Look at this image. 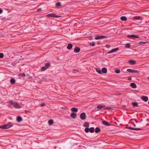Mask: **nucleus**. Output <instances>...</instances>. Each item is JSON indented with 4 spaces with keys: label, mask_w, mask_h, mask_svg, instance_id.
Returning <instances> with one entry per match:
<instances>
[{
    "label": "nucleus",
    "mask_w": 149,
    "mask_h": 149,
    "mask_svg": "<svg viewBox=\"0 0 149 149\" xmlns=\"http://www.w3.org/2000/svg\"><path fill=\"white\" fill-rule=\"evenodd\" d=\"M111 109L109 107H108L107 108H106L104 109H105V110H109V109Z\"/></svg>",
    "instance_id": "58836bf2"
},
{
    "label": "nucleus",
    "mask_w": 149,
    "mask_h": 149,
    "mask_svg": "<svg viewBox=\"0 0 149 149\" xmlns=\"http://www.w3.org/2000/svg\"><path fill=\"white\" fill-rule=\"evenodd\" d=\"M4 56V54L3 53H1L0 54V58H2Z\"/></svg>",
    "instance_id": "c9c22d12"
},
{
    "label": "nucleus",
    "mask_w": 149,
    "mask_h": 149,
    "mask_svg": "<svg viewBox=\"0 0 149 149\" xmlns=\"http://www.w3.org/2000/svg\"><path fill=\"white\" fill-rule=\"evenodd\" d=\"M16 81L14 79H10V82L12 84H14L15 82Z\"/></svg>",
    "instance_id": "393cba45"
},
{
    "label": "nucleus",
    "mask_w": 149,
    "mask_h": 149,
    "mask_svg": "<svg viewBox=\"0 0 149 149\" xmlns=\"http://www.w3.org/2000/svg\"><path fill=\"white\" fill-rule=\"evenodd\" d=\"M121 20L124 21H125L127 20V18L124 16H121L120 17Z\"/></svg>",
    "instance_id": "5701e85b"
},
{
    "label": "nucleus",
    "mask_w": 149,
    "mask_h": 149,
    "mask_svg": "<svg viewBox=\"0 0 149 149\" xmlns=\"http://www.w3.org/2000/svg\"><path fill=\"white\" fill-rule=\"evenodd\" d=\"M41 10V8L39 9L38 10V11H39L40 10Z\"/></svg>",
    "instance_id": "37998d69"
},
{
    "label": "nucleus",
    "mask_w": 149,
    "mask_h": 149,
    "mask_svg": "<svg viewBox=\"0 0 149 149\" xmlns=\"http://www.w3.org/2000/svg\"><path fill=\"white\" fill-rule=\"evenodd\" d=\"M127 37L128 38L131 39H134L135 38H139L138 35H127Z\"/></svg>",
    "instance_id": "20e7f679"
},
{
    "label": "nucleus",
    "mask_w": 149,
    "mask_h": 149,
    "mask_svg": "<svg viewBox=\"0 0 149 149\" xmlns=\"http://www.w3.org/2000/svg\"><path fill=\"white\" fill-rule=\"evenodd\" d=\"M141 18H142L140 16H135V17H133L134 19H136L137 20L141 19Z\"/></svg>",
    "instance_id": "c85d7f7f"
},
{
    "label": "nucleus",
    "mask_w": 149,
    "mask_h": 149,
    "mask_svg": "<svg viewBox=\"0 0 149 149\" xmlns=\"http://www.w3.org/2000/svg\"><path fill=\"white\" fill-rule=\"evenodd\" d=\"M148 104H149V101L148 102Z\"/></svg>",
    "instance_id": "de8ad7c7"
},
{
    "label": "nucleus",
    "mask_w": 149,
    "mask_h": 149,
    "mask_svg": "<svg viewBox=\"0 0 149 149\" xmlns=\"http://www.w3.org/2000/svg\"><path fill=\"white\" fill-rule=\"evenodd\" d=\"M127 70L128 72L131 73H138L139 72L138 70L132 69H127Z\"/></svg>",
    "instance_id": "39448f33"
},
{
    "label": "nucleus",
    "mask_w": 149,
    "mask_h": 149,
    "mask_svg": "<svg viewBox=\"0 0 149 149\" xmlns=\"http://www.w3.org/2000/svg\"><path fill=\"white\" fill-rule=\"evenodd\" d=\"M95 43L94 42H93L92 43V45H91V46H95Z\"/></svg>",
    "instance_id": "ea45409f"
},
{
    "label": "nucleus",
    "mask_w": 149,
    "mask_h": 149,
    "mask_svg": "<svg viewBox=\"0 0 149 149\" xmlns=\"http://www.w3.org/2000/svg\"><path fill=\"white\" fill-rule=\"evenodd\" d=\"M101 72L104 73L106 74L107 72V69L106 68H102V70Z\"/></svg>",
    "instance_id": "ddd939ff"
},
{
    "label": "nucleus",
    "mask_w": 149,
    "mask_h": 149,
    "mask_svg": "<svg viewBox=\"0 0 149 149\" xmlns=\"http://www.w3.org/2000/svg\"><path fill=\"white\" fill-rule=\"evenodd\" d=\"M105 105H99L97 106V108L98 109H100L104 107Z\"/></svg>",
    "instance_id": "6ab92c4d"
},
{
    "label": "nucleus",
    "mask_w": 149,
    "mask_h": 149,
    "mask_svg": "<svg viewBox=\"0 0 149 149\" xmlns=\"http://www.w3.org/2000/svg\"><path fill=\"white\" fill-rule=\"evenodd\" d=\"M107 37L103 36H97L95 37V39L96 40H98L103 39L105 38H106Z\"/></svg>",
    "instance_id": "6e6552de"
},
{
    "label": "nucleus",
    "mask_w": 149,
    "mask_h": 149,
    "mask_svg": "<svg viewBox=\"0 0 149 149\" xmlns=\"http://www.w3.org/2000/svg\"><path fill=\"white\" fill-rule=\"evenodd\" d=\"M127 128L129 129H130V130H141V128H134L132 127H127Z\"/></svg>",
    "instance_id": "9b49d317"
},
{
    "label": "nucleus",
    "mask_w": 149,
    "mask_h": 149,
    "mask_svg": "<svg viewBox=\"0 0 149 149\" xmlns=\"http://www.w3.org/2000/svg\"><path fill=\"white\" fill-rule=\"evenodd\" d=\"M130 86L133 88H136L137 87L136 84L134 83H132L130 84Z\"/></svg>",
    "instance_id": "2eb2a0df"
},
{
    "label": "nucleus",
    "mask_w": 149,
    "mask_h": 149,
    "mask_svg": "<svg viewBox=\"0 0 149 149\" xmlns=\"http://www.w3.org/2000/svg\"><path fill=\"white\" fill-rule=\"evenodd\" d=\"M20 75L22 77H24L25 76V74L24 73H21L20 74Z\"/></svg>",
    "instance_id": "e433bc0d"
},
{
    "label": "nucleus",
    "mask_w": 149,
    "mask_h": 149,
    "mask_svg": "<svg viewBox=\"0 0 149 149\" xmlns=\"http://www.w3.org/2000/svg\"><path fill=\"white\" fill-rule=\"evenodd\" d=\"M12 126L13 125L11 124V123L9 122L6 124L3 125H0V128L2 129H7L10 127Z\"/></svg>",
    "instance_id": "f03ea898"
},
{
    "label": "nucleus",
    "mask_w": 149,
    "mask_h": 149,
    "mask_svg": "<svg viewBox=\"0 0 149 149\" xmlns=\"http://www.w3.org/2000/svg\"><path fill=\"white\" fill-rule=\"evenodd\" d=\"M80 48L76 47L74 49V52L76 53H78L80 52Z\"/></svg>",
    "instance_id": "f8f14e48"
},
{
    "label": "nucleus",
    "mask_w": 149,
    "mask_h": 149,
    "mask_svg": "<svg viewBox=\"0 0 149 149\" xmlns=\"http://www.w3.org/2000/svg\"><path fill=\"white\" fill-rule=\"evenodd\" d=\"M119 49L118 48H116L115 49H113L110 51H109L108 52V54H110L112 53L116 52L118 51Z\"/></svg>",
    "instance_id": "1a4fd4ad"
},
{
    "label": "nucleus",
    "mask_w": 149,
    "mask_h": 149,
    "mask_svg": "<svg viewBox=\"0 0 149 149\" xmlns=\"http://www.w3.org/2000/svg\"><path fill=\"white\" fill-rule=\"evenodd\" d=\"M71 110L73 112H77L78 110L75 107H72L71 109Z\"/></svg>",
    "instance_id": "aec40b11"
},
{
    "label": "nucleus",
    "mask_w": 149,
    "mask_h": 149,
    "mask_svg": "<svg viewBox=\"0 0 149 149\" xmlns=\"http://www.w3.org/2000/svg\"><path fill=\"white\" fill-rule=\"evenodd\" d=\"M132 105L134 107H137L138 106V103L136 102H133L132 103Z\"/></svg>",
    "instance_id": "4be33fe9"
},
{
    "label": "nucleus",
    "mask_w": 149,
    "mask_h": 149,
    "mask_svg": "<svg viewBox=\"0 0 149 149\" xmlns=\"http://www.w3.org/2000/svg\"><path fill=\"white\" fill-rule=\"evenodd\" d=\"M95 70L96 72L98 73H99V74H102L101 71L100 69L99 68H96Z\"/></svg>",
    "instance_id": "bb28decb"
},
{
    "label": "nucleus",
    "mask_w": 149,
    "mask_h": 149,
    "mask_svg": "<svg viewBox=\"0 0 149 149\" xmlns=\"http://www.w3.org/2000/svg\"><path fill=\"white\" fill-rule=\"evenodd\" d=\"M134 126L135 127V125H134Z\"/></svg>",
    "instance_id": "09e8293b"
},
{
    "label": "nucleus",
    "mask_w": 149,
    "mask_h": 149,
    "mask_svg": "<svg viewBox=\"0 0 149 149\" xmlns=\"http://www.w3.org/2000/svg\"><path fill=\"white\" fill-rule=\"evenodd\" d=\"M148 125V124H147L146 125Z\"/></svg>",
    "instance_id": "49530a36"
},
{
    "label": "nucleus",
    "mask_w": 149,
    "mask_h": 149,
    "mask_svg": "<svg viewBox=\"0 0 149 149\" xmlns=\"http://www.w3.org/2000/svg\"><path fill=\"white\" fill-rule=\"evenodd\" d=\"M73 45L71 44H69L67 46V48L69 50L71 49Z\"/></svg>",
    "instance_id": "f3484780"
},
{
    "label": "nucleus",
    "mask_w": 149,
    "mask_h": 149,
    "mask_svg": "<svg viewBox=\"0 0 149 149\" xmlns=\"http://www.w3.org/2000/svg\"><path fill=\"white\" fill-rule=\"evenodd\" d=\"M106 46H107V47H108V48H109V45H106Z\"/></svg>",
    "instance_id": "c03bdc74"
},
{
    "label": "nucleus",
    "mask_w": 149,
    "mask_h": 149,
    "mask_svg": "<svg viewBox=\"0 0 149 149\" xmlns=\"http://www.w3.org/2000/svg\"><path fill=\"white\" fill-rule=\"evenodd\" d=\"M94 130V128L93 127H91L89 128L87 127L85 129V132L87 133H88L89 132H90L91 133H93Z\"/></svg>",
    "instance_id": "7ed1b4c3"
},
{
    "label": "nucleus",
    "mask_w": 149,
    "mask_h": 149,
    "mask_svg": "<svg viewBox=\"0 0 149 149\" xmlns=\"http://www.w3.org/2000/svg\"><path fill=\"white\" fill-rule=\"evenodd\" d=\"M115 72L117 73H118V74L119 73H120V71L119 70V69H117V70H115Z\"/></svg>",
    "instance_id": "f704fd0d"
},
{
    "label": "nucleus",
    "mask_w": 149,
    "mask_h": 149,
    "mask_svg": "<svg viewBox=\"0 0 149 149\" xmlns=\"http://www.w3.org/2000/svg\"><path fill=\"white\" fill-rule=\"evenodd\" d=\"M79 70L77 69H73L72 70V72L73 73H76L77 72H78Z\"/></svg>",
    "instance_id": "72a5a7b5"
},
{
    "label": "nucleus",
    "mask_w": 149,
    "mask_h": 149,
    "mask_svg": "<svg viewBox=\"0 0 149 149\" xmlns=\"http://www.w3.org/2000/svg\"><path fill=\"white\" fill-rule=\"evenodd\" d=\"M100 131V128L98 127H97L96 128L95 130V132L96 133H97L99 132Z\"/></svg>",
    "instance_id": "b1692460"
},
{
    "label": "nucleus",
    "mask_w": 149,
    "mask_h": 149,
    "mask_svg": "<svg viewBox=\"0 0 149 149\" xmlns=\"http://www.w3.org/2000/svg\"><path fill=\"white\" fill-rule=\"evenodd\" d=\"M132 79V78L131 77H128V80H131Z\"/></svg>",
    "instance_id": "a19ab883"
},
{
    "label": "nucleus",
    "mask_w": 149,
    "mask_h": 149,
    "mask_svg": "<svg viewBox=\"0 0 149 149\" xmlns=\"http://www.w3.org/2000/svg\"><path fill=\"white\" fill-rule=\"evenodd\" d=\"M102 123L103 124L106 126H109L110 125V123L105 121H103L102 122Z\"/></svg>",
    "instance_id": "dca6fc26"
},
{
    "label": "nucleus",
    "mask_w": 149,
    "mask_h": 149,
    "mask_svg": "<svg viewBox=\"0 0 149 149\" xmlns=\"http://www.w3.org/2000/svg\"><path fill=\"white\" fill-rule=\"evenodd\" d=\"M17 120L18 122H20L22 121V118L20 116H18L17 118Z\"/></svg>",
    "instance_id": "412c9836"
},
{
    "label": "nucleus",
    "mask_w": 149,
    "mask_h": 149,
    "mask_svg": "<svg viewBox=\"0 0 149 149\" xmlns=\"http://www.w3.org/2000/svg\"><path fill=\"white\" fill-rule=\"evenodd\" d=\"M129 62L132 65H134L136 64V62L133 60H130L129 61Z\"/></svg>",
    "instance_id": "a211bd4d"
},
{
    "label": "nucleus",
    "mask_w": 149,
    "mask_h": 149,
    "mask_svg": "<svg viewBox=\"0 0 149 149\" xmlns=\"http://www.w3.org/2000/svg\"><path fill=\"white\" fill-rule=\"evenodd\" d=\"M141 99L143 101L145 102H147L148 100V98L147 97L142 96L141 97Z\"/></svg>",
    "instance_id": "9d476101"
},
{
    "label": "nucleus",
    "mask_w": 149,
    "mask_h": 149,
    "mask_svg": "<svg viewBox=\"0 0 149 149\" xmlns=\"http://www.w3.org/2000/svg\"><path fill=\"white\" fill-rule=\"evenodd\" d=\"M50 65V63L49 62H47L45 64V68H47V69L49 67V66Z\"/></svg>",
    "instance_id": "7c9ffc66"
},
{
    "label": "nucleus",
    "mask_w": 149,
    "mask_h": 149,
    "mask_svg": "<svg viewBox=\"0 0 149 149\" xmlns=\"http://www.w3.org/2000/svg\"><path fill=\"white\" fill-rule=\"evenodd\" d=\"M3 12V10L1 9H0V14L1 13Z\"/></svg>",
    "instance_id": "79ce46f5"
},
{
    "label": "nucleus",
    "mask_w": 149,
    "mask_h": 149,
    "mask_svg": "<svg viewBox=\"0 0 149 149\" xmlns=\"http://www.w3.org/2000/svg\"><path fill=\"white\" fill-rule=\"evenodd\" d=\"M45 103H42L40 104V106L41 107H43L44 106H45Z\"/></svg>",
    "instance_id": "4c0bfd02"
},
{
    "label": "nucleus",
    "mask_w": 149,
    "mask_h": 149,
    "mask_svg": "<svg viewBox=\"0 0 149 149\" xmlns=\"http://www.w3.org/2000/svg\"><path fill=\"white\" fill-rule=\"evenodd\" d=\"M84 126L85 127H88L89 126V124L87 122H86L84 124Z\"/></svg>",
    "instance_id": "a878e982"
},
{
    "label": "nucleus",
    "mask_w": 149,
    "mask_h": 149,
    "mask_svg": "<svg viewBox=\"0 0 149 149\" xmlns=\"http://www.w3.org/2000/svg\"><path fill=\"white\" fill-rule=\"evenodd\" d=\"M86 114L85 112L82 113L80 115V118L82 120H84L86 118Z\"/></svg>",
    "instance_id": "423d86ee"
},
{
    "label": "nucleus",
    "mask_w": 149,
    "mask_h": 149,
    "mask_svg": "<svg viewBox=\"0 0 149 149\" xmlns=\"http://www.w3.org/2000/svg\"><path fill=\"white\" fill-rule=\"evenodd\" d=\"M47 16L48 17H60V16L56 15L55 14H47Z\"/></svg>",
    "instance_id": "0eeeda50"
},
{
    "label": "nucleus",
    "mask_w": 149,
    "mask_h": 149,
    "mask_svg": "<svg viewBox=\"0 0 149 149\" xmlns=\"http://www.w3.org/2000/svg\"><path fill=\"white\" fill-rule=\"evenodd\" d=\"M147 78H148V79H149V77H147Z\"/></svg>",
    "instance_id": "a18cd8bd"
},
{
    "label": "nucleus",
    "mask_w": 149,
    "mask_h": 149,
    "mask_svg": "<svg viewBox=\"0 0 149 149\" xmlns=\"http://www.w3.org/2000/svg\"><path fill=\"white\" fill-rule=\"evenodd\" d=\"M47 69V68H45V67L43 66L41 68V70L42 71H43Z\"/></svg>",
    "instance_id": "2f4dec72"
},
{
    "label": "nucleus",
    "mask_w": 149,
    "mask_h": 149,
    "mask_svg": "<svg viewBox=\"0 0 149 149\" xmlns=\"http://www.w3.org/2000/svg\"><path fill=\"white\" fill-rule=\"evenodd\" d=\"M56 5L57 7H59L61 6V3L59 2H57L56 3Z\"/></svg>",
    "instance_id": "473e14b6"
},
{
    "label": "nucleus",
    "mask_w": 149,
    "mask_h": 149,
    "mask_svg": "<svg viewBox=\"0 0 149 149\" xmlns=\"http://www.w3.org/2000/svg\"><path fill=\"white\" fill-rule=\"evenodd\" d=\"M76 114L74 113H71L70 115V117L73 118H75L76 117Z\"/></svg>",
    "instance_id": "4468645a"
},
{
    "label": "nucleus",
    "mask_w": 149,
    "mask_h": 149,
    "mask_svg": "<svg viewBox=\"0 0 149 149\" xmlns=\"http://www.w3.org/2000/svg\"><path fill=\"white\" fill-rule=\"evenodd\" d=\"M130 43H128L125 45V47L127 48H130Z\"/></svg>",
    "instance_id": "c756f323"
},
{
    "label": "nucleus",
    "mask_w": 149,
    "mask_h": 149,
    "mask_svg": "<svg viewBox=\"0 0 149 149\" xmlns=\"http://www.w3.org/2000/svg\"><path fill=\"white\" fill-rule=\"evenodd\" d=\"M9 103L12 105H13V107L15 108L19 109L21 108V106L19 104L16 102H15L12 100H11L9 102Z\"/></svg>",
    "instance_id": "f257e3e1"
},
{
    "label": "nucleus",
    "mask_w": 149,
    "mask_h": 149,
    "mask_svg": "<svg viewBox=\"0 0 149 149\" xmlns=\"http://www.w3.org/2000/svg\"><path fill=\"white\" fill-rule=\"evenodd\" d=\"M48 122L49 125H51L54 123V121L53 120H49Z\"/></svg>",
    "instance_id": "cd10ccee"
}]
</instances>
